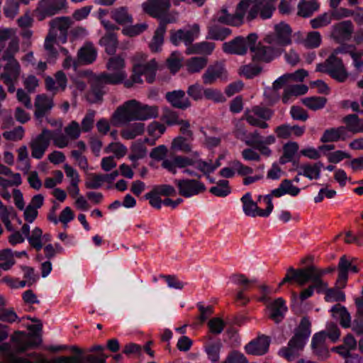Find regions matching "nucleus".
Masks as SVG:
<instances>
[{
    "label": "nucleus",
    "instance_id": "473e14b6",
    "mask_svg": "<svg viewBox=\"0 0 363 363\" xmlns=\"http://www.w3.org/2000/svg\"><path fill=\"white\" fill-rule=\"evenodd\" d=\"M65 6V0H43L40 2V8L43 11L50 16L58 13Z\"/></svg>",
    "mask_w": 363,
    "mask_h": 363
},
{
    "label": "nucleus",
    "instance_id": "052dcab7",
    "mask_svg": "<svg viewBox=\"0 0 363 363\" xmlns=\"http://www.w3.org/2000/svg\"><path fill=\"white\" fill-rule=\"evenodd\" d=\"M171 148L174 150L186 153L191 151V146L186 142V138L182 136H178L172 140Z\"/></svg>",
    "mask_w": 363,
    "mask_h": 363
},
{
    "label": "nucleus",
    "instance_id": "f8f14e48",
    "mask_svg": "<svg viewBox=\"0 0 363 363\" xmlns=\"http://www.w3.org/2000/svg\"><path fill=\"white\" fill-rule=\"evenodd\" d=\"M52 136V132L43 129L40 134L33 138L30 142L31 156L35 159H41L47 150Z\"/></svg>",
    "mask_w": 363,
    "mask_h": 363
},
{
    "label": "nucleus",
    "instance_id": "f03ea898",
    "mask_svg": "<svg viewBox=\"0 0 363 363\" xmlns=\"http://www.w3.org/2000/svg\"><path fill=\"white\" fill-rule=\"evenodd\" d=\"M159 108L156 106H149L135 100H128L118 106L111 116V122L115 126L128 124L133 121H147L157 118Z\"/></svg>",
    "mask_w": 363,
    "mask_h": 363
},
{
    "label": "nucleus",
    "instance_id": "4be33fe9",
    "mask_svg": "<svg viewBox=\"0 0 363 363\" xmlns=\"http://www.w3.org/2000/svg\"><path fill=\"white\" fill-rule=\"evenodd\" d=\"M249 48L247 37H237L223 44V50L228 54L244 55Z\"/></svg>",
    "mask_w": 363,
    "mask_h": 363
},
{
    "label": "nucleus",
    "instance_id": "c85d7f7f",
    "mask_svg": "<svg viewBox=\"0 0 363 363\" xmlns=\"http://www.w3.org/2000/svg\"><path fill=\"white\" fill-rule=\"evenodd\" d=\"M349 137L347 134V128L345 126L332 128L324 131L320 141L323 143L335 142L339 140H345Z\"/></svg>",
    "mask_w": 363,
    "mask_h": 363
},
{
    "label": "nucleus",
    "instance_id": "8fccbe9b",
    "mask_svg": "<svg viewBox=\"0 0 363 363\" xmlns=\"http://www.w3.org/2000/svg\"><path fill=\"white\" fill-rule=\"evenodd\" d=\"M302 103L308 108L316 111L325 106L326 99L320 96L307 97L302 99Z\"/></svg>",
    "mask_w": 363,
    "mask_h": 363
},
{
    "label": "nucleus",
    "instance_id": "9b49d317",
    "mask_svg": "<svg viewBox=\"0 0 363 363\" xmlns=\"http://www.w3.org/2000/svg\"><path fill=\"white\" fill-rule=\"evenodd\" d=\"M291 33L290 26L281 22L274 26V33L267 35L264 40L271 45L286 46L291 43Z\"/></svg>",
    "mask_w": 363,
    "mask_h": 363
},
{
    "label": "nucleus",
    "instance_id": "6e6552de",
    "mask_svg": "<svg viewBox=\"0 0 363 363\" xmlns=\"http://www.w3.org/2000/svg\"><path fill=\"white\" fill-rule=\"evenodd\" d=\"M193 165L196 166L194 160L189 157L181 155H176L170 159H166L161 164L162 168L173 174H176L177 173V169H182L183 173L200 178L201 176L198 175L196 172L188 168V167Z\"/></svg>",
    "mask_w": 363,
    "mask_h": 363
},
{
    "label": "nucleus",
    "instance_id": "9d476101",
    "mask_svg": "<svg viewBox=\"0 0 363 363\" xmlns=\"http://www.w3.org/2000/svg\"><path fill=\"white\" fill-rule=\"evenodd\" d=\"M275 142L276 138L274 135H269L262 137L256 130L249 135L248 139L245 140V144L254 147L262 155L269 157L272 155V150L269 145H273Z\"/></svg>",
    "mask_w": 363,
    "mask_h": 363
},
{
    "label": "nucleus",
    "instance_id": "423d86ee",
    "mask_svg": "<svg viewBox=\"0 0 363 363\" xmlns=\"http://www.w3.org/2000/svg\"><path fill=\"white\" fill-rule=\"evenodd\" d=\"M244 6L245 16L251 21L259 15L262 19L270 18L276 7V0H242Z\"/></svg>",
    "mask_w": 363,
    "mask_h": 363
},
{
    "label": "nucleus",
    "instance_id": "ea45409f",
    "mask_svg": "<svg viewBox=\"0 0 363 363\" xmlns=\"http://www.w3.org/2000/svg\"><path fill=\"white\" fill-rule=\"evenodd\" d=\"M332 315L340 320V324L344 328H348L350 325L351 317L347 309L340 305H336L331 308Z\"/></svg>",
    "mask_w": 363,
    "mask_h": 363
},
{
    "label": "nucleus",
    "instance_id": "7c9ffc66",
    "mask_svg": "<svg viewBox=\"0 0 363 363\" xmlns=\"http://www.w3.org/2000/svg\"><path fill=\"white\" fill-rule=\"evenodd\" d=\"M321 162H317L313 164H305L301 165L298 169V174L312 179H318L320 176V170L323 167Z\"/></svg>",
    "mask_w": 363,
    "mask_h": 363
},
{
    "label": "nucleus",
    "instance_id": "412c9836",
    "mask_svg": "<svg viewBox=\"0 0 363 363\" xmlns=\"http://www.w3.org/2000/svg\"><path fill=\"white\" fill-rule=\"evenodd\" d=\"M54 102L52 97L45 94H38L34 101L35 118L40 121L52 110Z\"/></svg>",
    "mask_w": 363,
    "mask_h": 363
},
{
    "label": "nucleus",
    "instance_id": "0e129e2a",
    "mask_svg": "<svg viewBox=\"0 0 363 363\" xmlns=\"http://www.w3.org/2000/svg\"><path fill=\"white\" fill-rule=\"evenodd\" d=\"M274 114V111L268 108L255 106L251 108V115H257L260 120L265 121L269 120Z\"/></svg>",
    "mask_w": 363,
    "mask_h": 363
},
{
    "label": "nucleus",
    "instance_id": "4c0bfd02",
    "mask_svg": "<svg viewBox=\"0 0 363 363\" xmlns=\"http://www.w3.org/2000/svg\"><path fill=\"white\" fill-rule=\"evenodd\" d=\"M318 8L319 4L315 0H301L298 5V14L304 18L309 17Z\"/></svg>",
    "mask_w": 363,
    "mask_h": 363
},
{
    "label": "nucleus",
    "instance_id": "5701e85b",
    "mask_svg": "<svg viewBox=\"0 0 363 363\" xmlns=\"http://www.w3.org/2000/svg\"><path fill=\"white\" fill-rule=\"evenodd\" d=\"M269 346V338L267 336L262 335L246 345L245 350L249 354L262 355L268 351Z\"/></svg>",
    "mask_w": 363,
    "mask_h": 363
},
{
    "label": "nucleus",
    "instance_id": "680f3d73",
    "mask_svg": "<svg viewBox=\"0 0 363 363\" xmlns=\"http://www.w3.org/2000/svg\"><path fill=\"white\" fill-rule=\"evenodd\" d=\"M205 89L199 83L190 85L187 89V94L194 101H201L204 96Z\"/></svg>",
    "mask_w": 363,
    "mask_h": 363
},
{
    "label": "nucleus",
    "instance_id": "39448f33",
    "mask_svg": "<svg viewBox=\"0 0 363 363\" xmlns=\"http://www.w3.org/2000/svg\"><path fill=\"white\" fill-rule=\"evenodd\" d=\"M146 58L147 55L143 52H137L132 57L133 74L131 79L133 83H141L142 75L146 76V80L149 83L154 81L157 62L153 59L146 62Z\"/></svg>",
    "mask_w": 363,
    "mask_h": 363
},
{
    "label": "nucleus",
    "instance_id": "0eeeda50",
    "mask_svg": "<svg viewBox=\"0 0 363 363\" xmlns=\"http://www.w3.org/2000/svg\"><path fill=\"white\" fill-rule=\"evenodd\" d=\"M242 203V211L247 216L250 217H268L274 208V205L271 201L270 196L265 195L263 201L267 205L266 209H260L257 203L252 200L250 193L245 194L240 199Z\"/></svg>",
    "mask_w": 363,
    "mask_h": 363
},
{
    "label": "nucleus",
    "instance_id": "603ef678",
    "mask_svg": "<svg viewBox=\"0 0 363 363\" xmlns=\"http://www.w3.org/2000/svg\"><path fill=\"white\" fill-rule=\"evenodd\" d=\"M104 183L103 174H89L85 181V186L89 189H99Z\"/></svg>",
    "mask_w": 363,
    "mask_h": 363
},
{
    "label": "nucleus",
    "instance_id": "c756f323",
    "mask_svg": "<svg viewBox=\"0 0 363 363\" xmlns=\"http://www.w3.org/2000/svg\"><path fill=\"white\" fill-rule=\"evenodd\" d=\"M78 58L84 64H91L95 61L97 51L94 45L90 42H86L78 51Z\"/></svg>",
    "mask_w": 363,
    "mask_h": 363
},
{
    "label": "nucleus",
    "instance_id": "13d9d810",
    "mask_svg": "<svg viewBox=\"0 0 363 363\" xmlns=\"http://www.w3.org/2000/svg\"><path fill=\"white\" fill-rule=\"evenodd\" d=\"M107 153H113L116 158L124 157L127 152V148L122 143L116 142L109 144L105 149Z\"/></svg>",
    "mask_w": 363,
    "mask_h": 363
},
{
    "label": "nucleus",
    "instance_id": "a211bd4d",
    "mask_svg": "<svg viewBox=\"0 0 363 363\" xmlns=\"http://www.w3.org/2000/svg\"><path fill=\"white\" fill-rule=\"evenodd\" d=\"M200 32L199 26L196 23L192 25L189 29H180L171 33V41L175 45L183 42L186 45H190L198 38Z\"/></svg>",
    "mask_w": 363,
    "mask_h": 363
},
{
    "label": "nucleus",
    "instance_id": "49530a36",
    "mask_svg": "<svg viewBox=\"0 0 363 363\" xmlns=\"http://www.w3.org/2000/svg\"><path fill=\"white\" fill-rule=\"evenodd\" d=\"M209 191L216 196L225 197L231 192L229 182L224 179L219 180L216 186L210 188Z\"/></svg>",
    "mask_w": 363,
    "mask_h": 363
},
{
    "label": "nucleus",
    "instance_id": "a19ab883",
    "mask_svg": "<svg viewBox=\"0 0 363 363\" xmlns=\"http://www.w3.org/2000/svg\"><path fill=\"white\" fill-rule=\"evenodd\" d=\"M111 16L116 23L121 25L133 23V16L126 7H120L113 10Z\"/></svg>",
    "mask_w": 363,
    "mask_h": 363
},
{
    "label": "nucleus",
    "instance_id": "b1692460",
    "mask_svg": "<svg viewBox=\"0 0 363 363\" xmlns=\"http://www.w3.org/2000/svg\"><path fill=\"white\" fill-rule=\"evenodd\" d=\"M301 189L294 186L291 180L284 179L277 189H273L269 196L270 199L274 197L279 198L284 195L288 194L291 196H296L299 194Z\"/></svg>",
    "mask_w": 363,
    "mask_h": 363
},
{
    "label": "nucleus",
    "instance_id": "338daca9",
    "mask_svg": "<svg viewBox=\"0 0 363 363\" xmlns=\"http://www.w3.org/2000/svg\"><path fill=\"white\" fill-rule=\"evenodd\" d=\"M194 161L196 169L206 176L207 179H209V174L215 171L213 167L212 160L205 161L199 159L194 160Z\"/></svg>",
    "mask_w": 363,
    "mask_h": 363
},
{
    "label": "nucleus",
    "instance_id": "dca6fc26",
    "mask_svg": "<svg viewBox=\"0 0 363 363\" xmlns=\"http://www.w3.org/2000/svg\"><path fill=\"white\" fill-rule=\"evenodd\" d=\"M2 60L6 62L0 74L3 82H17L21 73V67L18 61L13 57L6 58V56H3Z\"/></svg>",
    "mask_w": 363,
    "mask_h": 363
},
{
    "label": "nucleus",
    "instance_id": "2eb2a0df",
    "mask_svg": "<svg viewBox=\"0 0 363 363\" xmlns=\"http://www.w3.org/2000/svg\"><path fill=\"white\" fill-rule=\"evenodd\" d=\"M355 261L354 258L347 257L345 255H343L340 258L337 267L339 274L337 280V284L339 287H345L348 279V273L350 272L354 273H357L359 272V269Z\"/></svg>",
    "mask_w": 363,
    "mask_h": 363
},
{
    "label": "nucleus",
    "instance_id": "79ce46f5",
    "mask_svg": "<svg viewBox=\"0 0 363 363\" xmlns=\"http://www.w3.org/2000/svg\"><path fill=\"white\" fill-rule=\"evenodd\" d=\"M99 43L105 48L108 54L113 55L118 46L116 35L113 33H107L101 38Z\"/></svg>",
    "mask_w": 363,
    "mask_h": 363
},
{
    "label": "nucleus",
    "instance_id": "7ed1b4c3",
    "mask_svg": "<svg viewBox=\"0 0 363 363\" xmlns=\"http://www.w3.org/2000/svg\"><path fill=\"white\" fill-rule=\"evenodd\" d=\"M72 24V19L67 16L55 18L50 22V28L44 43L49 61L54 60L57 56L55 45L67 42L68 29Z\"/></svg>",
    "mask_w": 363,
    "mask_h": 363
},
{
    "label": "nucleus",
    "instance_id": "f704fd0d",
    "mask_svg": "<svg viewBox=\"0 0 363 363\" xmlns=\"http://www.w3.org/2000/svg\"><path fill=\"white\" fill-rule=\"evenodd\" d=\"M347 128V134L348 131L353 134L363 132V120H361L355 114H351L345 116L343 119Z\"/></svg>",
    "mask_w": 363,
    "mask_h": 363
},
{
    "label": "nucleus",
    "instance_id": "5fc2aeb1",
    "mask_svg": "<svg viewBox=\"0 0 363 363\" xmlns=\"http://www.w3.org/2000/svg\"><path fill=\"white\" fill-rule=\"evenodd\" d=\"M42 233L43 231L40 228L35 227L32 230L31 235L27 238L30 245L38 251H40L43 247Z\"/></svg>",
    "mask_w": 363,
    "mask_h": 363
},
{
    "label": "nucleus",
    "instance_id": "6ab92c4d",
    "mask_svg": "<svg viewBox=\"0 0 363 363\" xmlns=\"http://www.w3.org/2000/svg\"><path fill=\"white\" fill-rule=\"evenodd\" d=\"M328 64L330 65L329 75L338 82H345L349 77V72L341 59L330 55L328 58Z\"/></svg>",
    "mask_w": 363,
    "mask_h": 363
},
{
    "label": "nucleus",
    "instance_id": "a878e982",
    "mask_svg": "<svg viewBox=\"0 0 363 363\" xmlns=\"http://www.w3.org/2000/svg\"><path fill=\"white\" fill-rule=\"evenodd\" d=\"M167 101L174 107L186 109L191 106V102L186 97L185 92L183 90H174L166 94Z\"/></svg>",
    "mask_w": 363,
    "mask_h": 363
},
{
    "label": "nucleus",
    "instance_id": "72a5a7b5",
    "mask_svg": "<svg viewBox=\"0 0 363 363\" xmlns=\"http://www.w3.org/2000/svg\"><path fill=\"white\" fill-rule=\"evenodd\" d=\"M145 124L143 123H134L123 128L121 135L123 139L132 140L143 133Z\"/></svg>",
    "mask_w": 363,
    "mask_h": 363
},
{
    "label": "nucleus",
    "instance_id": "de8ad7c7",
    "mask_svg": "<svg viewBox=\"0 0 363 363\" xmlns=\"http://www.w3.org/2000/svg\"><path fill=\"white\" fill-rule=\"evenodd\" d=\"M321 42V35L320 33L317 31L308 33L301 41L302 44L308 48H316L320 45Z\"/></svg>",
    "mask_w": 363,
    "mask_h": 363
},
{
    "label": "nucleus",
    "instance_id": "cd10ccee",
    "mask_svg": "<svg viewBox=\"0 0 363 363\" xmlns=\"http://www.w3.org/2000/svg\"><path fill=\"white\" fill-rule=\"evenodd\" d=\"M354 30V26L350 21H342L333 26V35L340 40H347L350 38Z\"/></svg>",
    "mask_w": 363,
    "mask_h": 363
},
{
    "label": "nucleus",
    "instance_id": "37998d69",
    "mask_svg": "<svg viewBox=\"0 0 363 363\" xmlns=\"http://www.w3.org/2000/svg\"><path fill=\"white\" fill-rule=\"evenodd\" d=\"M298 145L296 142H289L283 147V155L280 157V163L286 164L291 162L298 150Z\"/></svg>",
    "mask_w": 363,
    "mask_h": 363
},
{
    "label": "nucleus",
    "instance_id": "20e7f679",
    "mask_svg": "<svg viewBox=\"0 0 363 363\" xmlns=\"http://www.w3.org/2000/svg\"><path fill=\"white\" fill-rule=\"evenodd\" d=\"M311 333V322L306 318H302L294 336L289 340L288 346L279 350L281 356L289 361L294 360L304 347Z\"/></svg>",
    "mask_w": 363,
    "mask_h": 363
},
{
    "label": "nucleus",
    "instance_id": "f257e3e1",
    "mask_svg": "<svg viewBox=\"0 0 363 363\" xmlns=\"http://www.w3.org/2000/svg\"><path fill=\"white\" fill-rule=\"evenodd\" d=\"M125 60L121 56L111 57L106 64L109 72H104L94 77L91 84V90L88 93L87 100L91 103H96L101 100L104 91V84H118L124 82L126 87L132 86L133 81H125L127 74L125 71Z\"/></svg>",
    "mask_w": 363,
    "mask_h": 363
},
{
    "label": "nucleus",
    "instance_id": "bb28decb",
    "mask_svg": "<svg viewBox=\"0 0 363 363\" xmlns=\"http://www.w3.org/2000/svg\"><path fill=\"white\" fill-rule=\"evenodd\" d=\"M325 333L320 332L314 335L311 341L313 353L321 359H325L329 357V351L324 345Z\"/></svg>",
    "mask_w": 363,
    "mask_h": 363
},
{
    "label": "nucleus",
    "instance_id": "69168bd1",
    "mask_svg": "<svg viewBox=\"0 0 363 363\" xmlns=\"http://www.w3.org/2000/svg\"><path fill=\"white\" fill-rule=\"evenodd\" d=\"M65 133L71 140H77L81 134L82 129L79 124L72 121L65 128Z\"/></svg>",
    "mask_w": 363,
    "mask_h": 363
},
{
    "label": "nucleus",
    "instance_id": "aec40b11",
    "mask_svg": "<svg viewBox=\"0 0 363 363\" xmlns=\"http://www.w3.org/2000/svg\"><path fill=\"white\" fill-rule=\"evenodd\" d=\"M202 79L204 84H213L218 80L227 79V72L222 63L216 62L208 67Z\"/></svg>",
    "mask_w": 363,
    "mask_h": 363
},
{
    "label": "nucleus",
    "instance_id": "f3484780",
    "mask_svg": "<svg viewBox=\"0 0 363 363\" xmlns=\"http://www.w3.org/2000/svg\"><path fill=\"white\" fill-rule=\"evenodd\" d=\"M170 0H147L142 4L143 10L153 18H160L168 11Z\"/></svg>",
    "mask_w": 363,
    "mask_h": 363
},
{
    "label": "nucleus",
    "instance_id": "2f4dec72",
    "mask_svg": "<svg viewBox=\"0 0 363 363\" xmlns=\"http://www.w3.org/2000/svg\"><path fill=\"white\" fill-rule=\"evenodd\" d=\"M270 318L276 323L280 322L285 313L287 311V307L285 305V301L282 298H277L269 307Z\"/></svg>",
    "mask_w": 363,
    "mask_h": 363
},
{
    "label": "nucleus",
    "instance_id": "393cba45",
    "mask_svg": "<svg viewBox=\"0 0 363 363\" xmlns=\"http://www.w3.org/2000/svg\"><path fill=\"white\" fill-rule=\"evenodd\" d=\"M67 77L62 71L55 74V79L50 77L45 78L46 89L53 94L64 91L67 86Z\"/></svg>",
    "mask_w": 363,
    "mask_h": 363
},
{
    "label": "nucleus",
    "instance_id": "58836bf2",
    "mask_svg": "<svg viewBox=\"0 0 363 363\" xmlns=\"http://www.w3.org/2000/svg\"><path fill=\"white\" fill-rule=\"evenodd\" d=\"M165 32L166 26L164 23H160L149 45L151 51L158 52L161 50V47L164 43V35Z\"/></svg>",
    "mask_w": 363,
    "mask_h": 363
},
{
    "label": "nucleus",
    "instance_id": "4d7b16f0",
    "mask_svg": "<svg viewBox=\"0 0 363 363\" xmlns=\"http://www.w3.org/2000/svg\"><path fill=\"white\" fill-rule=\"evenodd\" d=\"M220 348L221 344L219 342L208 344L205 347V351L208 357L213 363H216L219 360Z\"/></svg>",
    "mask_w": 363,
    "mask_h": 363
},
{
    "label": "nucleus",
    "instance_id": "774afa93",
    "mask_svg": "<svg viewBox=\"0 0 363 363\" xmlns=\"http://www.w3.org/2000/svg\"><path fill=\"white\" fill-rule=\"evenodd\" d=\"M223 363H248L245 355L236 350L228 354Z\"/></svg>",
    "mask_w": 363,
    "mask_h": 363
},
{
    "label": "nucleus",
    "instance_id": "c03bdc74",
    "mask_svg": "<svg viewBox=\"0 0 363 363\" xmlns=\"http://www.w3.org/2000/svg\"><path fill=\"white\" fill-rule=\"evenodd\" d=\"M231 33V30L227 28H220L216 26L208 27L206 38L215 40H223Z\"/></svg>",
    "mask_w": 363,
    "mask_h": 363
},
{
    "label": "nucleus",
    "instance_id": "a18cd8bd",
    "mask_svg": "<svg viewBox=\"0 0 363 363\" xmlns=\"http://www.w3.org/2000/svg\"><path fill=\"white\" fill-rule=\"evenodd\" d=\"M207 64V59L204 57H194L188 60L186 66L189 72H199Z\"/></svg>",
    "mask_w": 363,
    "mask_h": 363
},
{
    "label": "nucleus",
    "instance_id": "6e6d98bb",
    "mask_svg": "<svg viewBox=\"0 0 363 363\" xmlns=\"http://www.w3.org/2000/svg\"><path fill=\"white\" fill-rule=\"evenodd\" d=\"M332 350L336 352L343 357L347 358L346 363H353V362H355L356 363H363V360L361 357L358 355L350 357V350L345 345L333 347Z\"/></svg>",
    "mask_w": 363,
    "mask_h": 363
},
{
    "label": "nucleus",
    "instance_id": "e2e57ef3",
    "mask_svg": "<svg viewBox=\"0 0 363 363\" xmlns=\"http://www.w3.org/2000/svg\"><path fill=\"white\" fill-rule=\"evenodd\" d=\"M245 119L249 124L252 126L259 127L260 128H267L269 125L267 122L260 120L257 115H251V109L246 110L244 114Z\"/></svg>",
    "mask_w": 363,
    "mask_h": 363
},
{
    "label": "nucleus",
    "instance_id": "bf43d9fd",
    "mask_svg": "<svg viewBox=\"0 0 363 363\" xmlns=\"http://www.w3.org/2000/svg\"><path fill=\"white\" fill-rule=\"evenodd\" d=\"M22 183L21 176L19 173L12 174V177L5 178L0 175V186L6 189L11 186H18Z\"/></svg>",
    "mask_w": 363,
    "mask_h": 363
},
{
    "label": "nucleus",
    "instance_id": "3c124183",
    "mask_svg": "<svg viewBox=\"0 0 363 363\" xmlns=\"http://www.w3.org/2000/svg\"><path fill=\"white\" fill-rule=\"evenodd\" d=\"M333 20L330 13H322L310 21L311 27L314 29L321 28L328 26Z\"/></svg>",
    "mask_w": 363,
    "mask_h": 363
},
{
    "label": "nucleus",
    "instance_id": "1a4fd4ad",
    "mask_svg": "<svg viewBox=\"0 0 363 363\" xmlns=\"http://www.w3.org/2000/svg\"><path fill=\"white\" fill-rule=\"evenodd\" d=\"M257 35L255 33H250L247 35L248 45L252 52V58L257 61L269 62L276 55H279L271 47H266L260 43L257 44Z\"/></svg>",
    "mask_w": 363,
    "mask_h": 363
},
{
    "label": "nucleus",
    "instance_id": "c9c22d12",
    "mask_svg": "<svg viewBox=\"0 0 363 363\" xmlns=\"http://www.w3.org/2000/svg\"><path fill=\"white\" fill-rule=\"evenodd\" d=\"M215 48V43L203 41L201 43H195L186 49V53L191 54H201V55H210Z\"/></svg>",
    "mask_w": 363,
    "mask_h": 363
},
{
    "label": "nucleus",
    "instance_id": "ddd939ff",
    "mask_svg": "<svg viewBox=\"0 0 363 363\" xmlns=\"http://www.w3.org/2000/svg\"><path fill=\"white\" fill-rule=\"evenodd\" d=\"M245 1H240L236 8L234 14L228 12L226 8H223L218 11L215 18L218 22L230 26H240L242 23L245 16L244 6Z\"/></svg>",
    "mask_w": 363,
    "mask_h": 363
},
{
    "label": "nucleus",
    "instance_id": "e433bc0d",
    "mask_svg": "<svg viewBox=\"0 0 363 363\" xmlns=\"http://www.w3.org/2000/svg\"><path fill=\"white\" fill-rule=\"evenodd\" d=\"M308 86L304 84L289 86L284 89L282 101L284 104H288L291 100V97L303 95L308 91Z\"/></svg>",
    "mask_w": 363,
    "mask_h": 363
},
{
    "label": "nucleus",
    "instance_id": "4468645a",
    "mask_svg": "<svg viewBox=\"0 0 363 363\" xmlns=\"http://www.w3.org/2000/svg\"><path fill=\"white\" fill-rule=\"evenodd\" d=\"M174 184L178 188L179 194L186 198L198 195L206 189L202 182L194 179H175Z\"/></svg>",
    "mask_w": 363,
    "mask_h": 363
},
{
    "label": "nucleus",
    "instance_id": "09e8293b",
    "mask_svg": "<svg viewBox=\"0 0 363 363\" xmlns=\"http://www.w3.org/2000/svg\"><path fill=\"white\" fill-rule=\"evenodd\" d=\"M15 263L14 254L10 249L0 250V267L9 270Z\"/></svg>",
    "mask_w": 363,
    "mask_h": 363
},
{
    "label": "nucleus",
    "instance_id": "864d4df0",
    "mask_svg": "<svg viewBox=\"0 0 363 363\" xmlns=\"http://www.w3.org/2000/svg\"><path fill=\"white\" fill-rule=\"evenodd\" d=\"M3 11L6 18L13 19L18 13V1L17 0H6Z\"/></svg>",
    "mask_w": 363,
    "mask_h": 363
}]
</instances>
